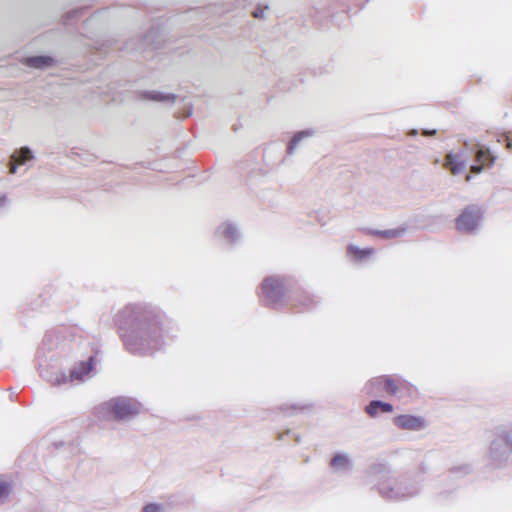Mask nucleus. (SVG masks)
Returning a JSON list of instances; mask_svg holds the SVG:
<instances>
[{"mask_svg":"<svg viewBox=\"0 0 512 512\" xmlns=\"http://www.w3.org/2000/svg\"><path fill=\"white\" fill-rule=\"evenodd\" d=\"M121 338L126 348L132 352H138L145 343H149L152 336H156L160 330L159 315L148 308L126 307L119 316Z\"/></svg>","mask_w":512,"mask_h":512,"instance_id":"obj_1","label":"nucleus"},{"mask_svg":"<svg viewBox=\"0 0 512 512\" xmlns=\"http://www.w3.org/2000/svg\"><path fill=\"white\" fill-rule=\"evenodd\" d=\"M103 413L107 418L123 420L139 412V406L130 399L115 398L103 405Z\"/></svg>","mask_w":512,"mask_h":512,"instance_id":"obj_2","label":"nucleus"},{"mask_svg":"<svg viewBox=\"0 0 512 512\" xmlns=\"http://www.w3.org/2000/svg\"><path fill=\"white\" fill-rule=\"evenodd\" d=\"M371 384L377 388L382 387L389 395L404 396L413 391V386L402 378L393 376H380L374 378Z\"/></svg>","mask_w":512,"mask_h":512,"instance_id":"obj_3","label":"nucleus"},{"mask_svg":"<svg viewBox=\"0 0 512 512\" xmlns=\"http://www.w3.org/2000/svg\"><path fill=\"white\" fill-rule=\"evenodd\" d=\"M261 289L266 301V305L268 306H275L278 304L286 293V285L284 280L277 277L265 278Z\"/></svg>","mask_w":512,"mask_h":512,"instance_id":"obj_4","label":"nucleus"},{"mask_svg":"<svg viewBox=\"0 0 512 512\" xmlns=\"http://www.w3.org/2000/svg\"><path fill=\"white\" fill-rule=\"evenodd\" d=\"M480 219V208L475 205H470L456 218V227L459 231L471 232L478 226Z\"/></svg>","mask_w":512,"mask_h":512,"instance_id":"obj_5","label":"nucleus"},{"mask_svg":"<svg viewBox=\"0 0 512 512\" xmlns=\"http://www.w3.org/2000/svg\"><path fill=\"white\" fill-rule=\"evenodd\" d=\"M394 424L402 430H421L425 427L426 423L422 417L414 415H398L393 420Z\"/></svg>","mask_w":512,"mask_h":512,"instance_id":"obj_6","label":"nucleus"},{"mask_svg":"<svg viewBox=\"0 0 512 512\" xmlns=\"http://www.w3.org/2000/svg\"><path fill=\"white\" fill-rule=\"evenodd\" d=\"M496 157L492 155L489 149L480 148L476 152V164L471 166V172L480 173L483 168L494 164Z\"/></svg>","mask_w":512,"mask_h":512,"instance_id":"obj_7","label":"nucleus"},{"mask_svg":"<svg viewBox=\"0 0 512 512\" xmlns=\"http://www.w3.org/2000/svg\"><path fill=\"white\" fill-rule=\"evenodd\" d=\"M32 158L31 151L28 148H21L11 157L10 173H16L17 165H22Z\"/></svg>","mask_w":512,"mask_h":512,"instance_id":"obj_8","label":"nucleus"},{"mask_svg":"<svg viewBox=\"0 0 512 512\" xmlns=\"http://www.w3.org/2000/svg\"><path fill=\"white\" fill-rule=\"evenodd\" d=\"M392 411L393 406L391 404L379 400L371 401L370 404L366 407V413L370 417H375L379 412L391 413Z\"/></svg>","mask_w":512,"mask_h":512,"instance_id":"obj_9","label":"nucleus"},{"mask_svg":"<svg viewBox=\"0 0 512 512\" xmlns=\"http://www.w3.org/2000/svg\"><path fill=\"white\" fill-rule=\"evenodd\" d=\"M94 368V357H90L86 362H81L79 368H75L70 373V378L80 380L90 373Z\"/></svg>","mask_w":512,"mask_h":512,"instance_id":"obj_10","label":"nucleus"},{"mask_svg":"<svg viewBox=\"0 0 512 512\" xmlns=\"http://www.w3.org/2000/svg\"><path fill=\"white\" fill-rule=\"evenodd\" d=\"M444 166L450 170L452 174L456 175L465 168V163L457 160V156L448 154L445 158Z\"/></svg>","mask_w":512,"mask_h":512,"instance_id":"obj_11","label":"nucleus"},{"mask_svg":"<svg viewBox=\"0 0 512 512\" xmlns=\"http://www.w3.org/2000/svg\"><path fill=\"white\" fill-rule=\"evenodd\" d=\"M348 254L353 257L356 261H362L365 258L369 257L373 254L374 250L372 248L359 249L353 245L348 247Z\"/></svg>","mask_w":512,"mask_h":512,"instance_id":"obj_12","label":"nucleus"},{"mask_svg":"<svg viewBox=\"0 0 512 512\" xmlns=\"http://www.w3.org/2000/svg\"><path fill=\"white\" fill-rule=\"evenodd\" d=\"M53 59L46 56L31 57L26 60V64L34 68H44L52 65Z\"/></svg>","mask_w":512,"mask_h":512,"instance_id":"obj_13","label":"nucleus"},{"mask_svg":"<svg viewBox=\"0 0 512 512\" xmlns=\"http://www.w3.org/2000/svg\"><path fill=\"white\" fill-rule=\"evenodd\" d=\"M313 301L308 295H301L298 299H296L293 303V309L296 312H303L307 310Z\"/></svg>","mask_w":512,"mask_h":512,"instance_id":"obj_14","label":"nucleus"},{"mask_svg":"<svg viewBox=\"0 0 512 512\" xmlns=\"http://www.w3.org/2000/svg\"><path fill=\"white\" fill-rule=\"evenodd\" d=\"M10 494V486L6 482H0V503L3 502Z\"/></svg>","mask_w":512,"mask_h":512,"instance_id":"obj_15","label":"nucleus"},{"mask_svg":"<svg viewBox=\"0 0 512 512\" xmlns=\"http://www.w3.org/2000/svg\"><path fill=\"white\" fill-rule=\"evenodd\" d=\"M347 462L348 461L345 456L337 455L331 460V466L337 468V467L345 466L347 464Z\"/></svg>","mask_w":512,"mask_h":512,"instance_id":"obj_16","label":"nucleus"},{"mask_svg":"<svg viewBox=\"0 0 512 512\" xmlns=\"http://www.w3.org/2000/svg\"><path fill=\"white\" fill-rule=\"evenodd\" d=\"M143 512H162V506L156 503H149L143 507Z\"/></svg>","mask_w":512,"mask_h":512,"instance_id":"obj_17","label":"nucleus"},{"mask_svg":"<svg viewBox=\"0 0 512 512\" xmlns=\"http://www.w3.org/2000/svg\"><path fill=\"white\" fill-rule=\"evenodd\" d=\"M303 135H304V133H299V134L295 135V136L292 138V140H291V142H290V144H289V147H288V149H289L290 153H292L293 149H294V148L298 145V143L301 141V139H302Z\"/></svg>","mask_w":512,"mask_h":512,"instance_id":"obj_18","label":"nucleus"},{"mask_svg":"<svg viewBox=\"0 0 512 512\" xmlns=\"http://www.w3.org/2000/svg\"><path fill=\"white\" fill-rule=\"evenodd\" d=\"M401 232H402V230H389V231L380 232V234L383 237L389 238V237H396V236L400 235Z\"/></svg>","mask_w":512,"mask_h":512,"instance_id":"obj_19","label":"nucleus"},{"mask_svg":"<svg viewBox=\"0 0 512 512\" xmlns=\"http://www.w3.org/2000/svg\"><path fill=\"white\" fill-rule=\"evenodd\" d=\"M263 14H264V9H259V8H258V9H256V10L253 12V16H254L255 18H260V17H262V16H263Z\"/></svg>","mask_w":512,"mask_h":512,"instance_id":"obj_20","label":"nucleus"},{"mask_svg":"<svg viewBox=\"0 0 512 512\" xmlns=\"http://www.w3.org/2000/svg\"><path fill=\"white\" fill-rule=\"evenodd\" d=\"M6 203V196L2 195L0 196V207L3 206Z\"/></svg>","mask_w":512,"mask_h":512,"instance_id":"obj_21","label":"nucleus"},{"mask_svg":"<svg viewBox=\"0 0 512 512\" xmlns=\"http://www.w3.org/2000/svg\"><path fill=\"white\" fill-rule=\"evenodd\" d=\"M506 140H507V147L512 148V138L507 137Z\"/></svg>","mask_w":512,"mask_h":512,"instance_id":"obj_22","label":"nucleus"},{"mask_svg":"<svg viewBox=\"0 0 512 512\" xmlns=\"http://www.w3.org/2000/svg\"><path fill=\"white\" fill-rule=\"evenodd\" d=\"M436 133L435 130L433 131H424V135H434Z\"/></svg>","mask_w":512,"mask_h":512,"instance_id":"obj_23","label":"nucleus"},{"mask_svg":"<svg viewBox=\"0 0 512 512\" xmlns=\"http://www.w3.org/2000/svg\"><path fill=\"white\" fill-rule=\"evenodd\" d=\"M466 180H467V181H469V180H470V176H469V175H467V176H466Z\"/></svg>","mask_w":512,"mask_h":512,"instance_id":"obj_24","label":"nucleus"}]
</instances>
